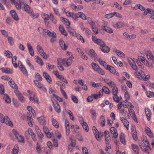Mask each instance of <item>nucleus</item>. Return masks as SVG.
<instances>
[{
  "instance_id": "nucleus-1",
  "label": "nucleus",
  "mask_w": 154,
  "mask_h": 154,
  "mask_svg": "<svg viewBox=\"0 0 154 154\" xmlns=\"http://www.w3.org/2000/svg\"><path fill=\"white\" fill-rule=\"evenodd\" d=\"M92 66L93 69L100 74L101 75H104L105 74L103 70L97 64L94 63H92Z\"/></svg>"
},
{
  "instance_id": "nucleus-2",
  "label": "nucleus",
  "mask_w": 154,
  "mask_h": 154,
  "mask_svg": "<svg viewBox=\"0 0 154 154\" xmlns=\"http://www.w3.org/2000/svg\"><path fill=\"white\" fill-rule=\"evenodd\" d=\"M93 41L95 44H97L101 47L104 45V42L102 39L97 38L96 36L93 35L92 37Z\"/></svg>"
},
{
  "instance_id": "nucleus-3",
  "label": "nucleus",
  "mask_w": 154,
  "mask_h": 154,
  "mask_svg": "<svg viewBox=\"0 0 154 154\" xmlns=\"http://www.w3.org/2000/svg\"><path fill=\"white\" fill-rule=\"evenodd\" d=\"M93 132L95 135L96 139L97 141H100L101 140L100 138H99L100 136L102 137L103 136V133L100 132L99 133L98 131L97 130L95 126L93 127Z\"/></svg>"
},
{
  "instance_id": "nucleus-4",
  "label": "nucleus",
  "mask_w": 154,
  "mask_h": 154,
  "mask_svg": "<svg viewBox=\"0 0 154 154\" xmlns=\"http://www.w3.org/2000/svg\"><path fill=\"white\" fill-rule=\"evenodd\" d=\"M12 1L11 3L13 4L14 3L15 7L16 8L18 9H20L21 8H22L23 5L24 3L22 1H17L16 2H15V1Z\"/></svg>"
},
{
  "instance_id": "nucleus-5",
  "label": "nucleus",
  "mask_w": 154,
  "mask_h": 154,
  "mask_svg": "<svg viewBox=\"0 0 154 154\" xmlns=\"http://www.w3.org/2000/svg\"><path fill=\"white\" fill-rule=\"evenodd\" d=\"M37 49L38 51L39 52L42 56V57L44 59H46L47 57L46 54L44 51L42 47L39 45H37Z\"/></svg>"
},
{
  "instance_id": "nucleus-6",
  "label": "nucleus",
  "mask_w": 154,
  "mask_h": 154,
  "mask_svg": "<svg viewBox=\"0 0 154 154\" xmlns=\"http://www.w3.org/2000/svg\"><path fill=\"white\" fill-rule=\"evenodd\" d=\"M14 92L17 97L19 100L22 102L25 101V99L22 94L17 90L14 91Z\"/></svg>"
},
{
  "instance_id": "nucleus-7",
  "label": "nucleus",
  "mask_w": 154,
  "mask_h": 154,
  "mask_svg": "<svg viewBox=\"0 0 154 154\" xmlns=\"http://www.w3.org/2000/svg\"><path fill=\"white\" fill-rule=\"evenodd\" d=\"M22 9L23 11H25L26 12L29 14L31 13L32 12V11L30 7L25 3H24Z\"/></svg>"
},
{
  "instance_id": "nucleus-8",
  "label": "nucleus",
  "mask_w": 154,
  "mask_h": 154,
  "mask_svg": "<svg viewBox=\"0 0 154 154\" xmlns=\"http://www.w3.org/2000/svg\"><path fill=\"white\" fill-rule=\"evenodd\" d=\"M52 102L54 105V109L58 113H60L61 111L60 106L56 100H52Z\"/></svg>"
},
{
  "instance_id": "nucleus-9",
  "label": "nucleus",
  "mask_w": 154,
  "mask_h": 154,
  "mask_svg": "<svg viewBox=\"0 0 154 154\" xmlns=\"http://www.w3.org/2000/svg\"><path fill=\"white\" fill-rule=\"evenodd\" d=\"M18 66L22 72L26 76L28 75V72L25 67L23 65L21 62H19L18 63Z\"/></svg>"
},
{
  "instance_id": "nucleus-10",
  "label": "nucleus",
  "mask_w": 154,
  "mask_h": 154,
  "mask_svg": "<svg viewBox=\"0 0 154 154\" xmlns=\"http://www.w3.org/2000/svg\"><path fill=\"white\" fill-rule=\"evenodd\" d=\"M26 116L29 125L30 126H32L33 121L32 118V116L30 112L27 113Z\"/></svg>"
},
{
  "instance_id": "nucleus-11",
  "label": "nucleus",
  "mask_w": 154,
  "mask_h": 154,
  "mask_svg": "<svg viewBox=\"0 0 154 154\" xmlns=\"http://www.w3.org/2000/svg\"><path fill=\"white\" fill-rule=\"evenodd\" d=\"M10 14L13 18L16 21H17L19 20L18 15L14 10H12L10 11Z\"/></svg>"
},
{
  "instance_id": "nucleus-12",
  "label": "nucleus",
  "mask_w": 154,
  "mask_h": 154,
  "mask_svg": "<svg viewBox=\"0 0 154 154\" xmlns=\"http://www.w3.org/2000/svg\"><path fill=\"white\" fill-rule=\"evenodd\" d=\"M128 62L133 69L135 70L137 69L138 68L134 60L131 59L128 60Z\"/></svg>"
},
{
  "instance_id": "nucleus-13",
  "label": "nucleus",
  "mask_w": 154,
  "mask_h": 154,
  "mask_svg": "<svg viewBox=\"0 0 154 154\" xmlns=\"http://www.w3.org/2000/svg\"><path fill=\"white\" fill-rule=\"evenodd\" d=\"M100 50L104 53H108L109 51L110 48L107 46H106L105 43L104 45L102 46L100 48Z\"/></svg>"
},
{
  "instance_id": "nucleus-14",
  "label": "nucleus",
  "mask_w": 154,
  "mask_h": 154,
  "mask_svg": "<svg viewBox=\"0 0 154 154\" xmlns=\"http://www.w3.org/2000/svg\"><path fill=\"white\" fill-rule=\"evenodd\" d=\"M45 30V33H47L49 36L52 38H55L56 37V34L54 32H52L48 29Z\"/></svg>"
},
{
  "instance_id": "nucleus-15",
  "label": "nucleus",
  "mask_w": 154,
  "mask_h": 154,
  "mask_svg": "<svg viewBox=\"0 0 154 154\" xmlns=\"http://www.w3.org/2000/svg\"><path fill=\"white\" fill-rule=\"evenodd\" d=\"M111 133L114 135L113 136V137L116 138L118 137V134L117 133L116 129L114 127H111L110 129Z\"/></svg>"
},
{
  "instance_id": "nucleus-16",
  "label": "nucleus",
  "mask_w": 154,
  "mask_h": 154,
  "mask_svg": "<svg viewBox=\"0 0 154 154\" xmlns=\"http://www.w3.org/2000/svg\"><path fill=\"white\" fill-rule=\"evenodd\" d=\"M120 120L122 121V123L127 129H128V126L129 125V123L126 119L123 117L120 118Z\"/></svg>"
},
{
  "instance_id": "nucleus-17",
  "label": "nucleus",
  "mask_w": 154,
  "mask_h": 154,
  "mask_svg": "<svg viewBox=\"0 0 154 154\" xmlns=\"http://www.w3.org/2000/svg\"><path fill=\"white\" fill-rule=\"evenodd\" d=\"M43 75L44 77L47 80V81L50 83L52 84V80L51 77L46 72H44L43 73Z\"/></svg>"
},
{
  "instance_id": "nucleus-18",
  "label": "nucleus",
  "mask_w": 154,
  "mask_h": 154,
  "mask_svg": "<svg viewBox=\"0 0 154 154\" xmlns=\"http://www.w3.org/2000/svg\"><path fill=\"white\" fill-rule=\"evenodd\" d=\"M59 44L61 47L64 50H65L68 47L65 44L64 41L62 39H60L59 40Z\"/></svg>"
},
{
  "instance_id": "nucleus-19",
  "label": "nucleus",
  "mask_w": 154,
  "mask_h": 154,
  "mask_svg": "<svg viewBox=\"0 0 154 154\" xmlns=\"http://www.w3.org/2000/svg\"><path fill=\"white\" fill-rule=\"evenodd\" d=\"M114 27L117 29L120 28L125 26V24L123 22H118L113 25Z\"/></svg>"
},
{
  "instance_id": "nucleus-20",
  "label": "nucleus",
  "mask_w": 154,
  "mask_h": 154,
  "mask_svg": "<svg viewBox=\"0 0 154 154\" xmlns=\"http://www.w3.org/2000/svg\"><path fill=\"white\" fill-rule=\"evenodd\" d=\"M133 130L132 131V134L133 139L135 140H137L138 139V137H137V132L136 131V129L135 127H134L132 128Z\"/></svg>"
},
{
  "instance_id": "nucleus-21",
  "label": "nucleus",
  "mask_w": 154,
  "mask_h": 154,
  "mask_svg": "<svg viewBox=\"0 0 154 154\" xmlns=\"http://www.w3.org/2000/svg\"><path fill=\"white\" fill-rule=\"evenodd\" d=\"M27 45L30 54L32 56H33L34 55V50L32 46L28 43H27Z\"/></svg>"
},
{
  "instance_id": "nucleus-22",
  "label": "nucleus",
  "mask_w": 154,
  "mask_h": 154,
  "mask_svg": "<svg viewBox=\"0 0 154 154\" xmlns=\"http://www.w3.org/2000/svg\"><path fill=\"white\" fill-rule=\"evenodd\" d=\"M101 28L103 30H105L107 32L112 33L113 32L112 29L107 26H101Z\"/></svg>"
},
{
  "instance_id": "nucleus-23",
  "label": "nucleus",
  "mask_w": 154,
  "mask_h": 154,
  "mask_svg": "<svg viewBox=\"0 0 154 154\" xmlns=\"http://www.w3.org/2000/svg\"><path fill=\"white\" fill-rule=\"evenodd\" d=\"M145 112L146 116L147 117V119L149 121L150 119V117L151 116V111L149 109L146 108L145 109Z\"/></svg>"
},
{
  "instance_id": "nucleus-24",
  "label": "nucleus",
  "mask_w": 154,
  "mask_h": 154,
  "mask_svg": "<svg viewBox=\"0 0 154 154\" xmlns=\"http://www.w3.org/2000/svg\"><path fill=\"white\" fill-rule=\"evenodd\" d=\"M66 60V59L64 58L63 59H62L61 58H58L57 59V66L58 67V66H59L60 65H61L60 63V62H61L62 64L63 65H65V62Z\"/></svg>"
},
{
  "instance_id": "nucleus-25",
  "label": "nucleus",
  "mask_w": 154,
  "mask_h": 154,
  "mask_svg": "<svg viewBox=\"0 0 154 154\" xmlns=\"http://www.w3.org/2000/svg\"><path fill=\"white\" fill-rule=\"evenodd\" d=\"M100 124L101 126L103 127L105 124V119L103 116H101L100 118Z\"/></svg>"
},
{
  "instance_id": "nucleus-26",
  "label": "nucleus",
  "mask_w": 154,
  "mask_h": 154,
  "mask_svg": "<svg viewBox=\"0 0 154 154\" xmlns=\"http://www.w3.org/2000/svg\"><path fill=\"white\" fill-rule=\"evenodd\" d=\"M88 54L91 57H95L96 56H97L94 51L93 49H90Z\"/></svg>"
},
{
  "instance_id": "nucleus-27",
  "label": "nucleus",
  "mask_w": 154,
  "mask_h": 154,
  "mask_svg": "<svg viewBox=\"0 0 154 154\" xmlns=\"http://www.w3.org/2000/svg\"><path fill=\"white\" fill-rule=\"evenodd\" d=\"M72 57H69L67 59H66V60L65 62V65L68 66H70L72 63Z\"/></svg>"
},
{
  "instance_id": "nucleus-28",
  "label": "nucleus",
  "mask_w": 154,
  "mask_h": 154,
  "mask_svg": "<svg viewBox=\"0 0 154 154\" xmlns=\"http://www.w3.org/2000/svg\"><path fill=\"white\" fill-rule=\"evenodd\" d=\"M18 145L17 144L15 145L12 151V154H17L18 152Z\"/></svg>"
},
{
  "instance_id": "nucleus-29",
  "label": "nucleus",
  "mask_w": 154,
  "mask_h": 154,
  "mask_svg": "<svg viewBox=\"0 0 154 154\" xmlns=\"http://www.w3.org/2000/svg\"><path fill=\"white\" fill-rule=\"evenodd\" d=\"M131 8L133 10H136L137 9H139L141 11H144L145 9L142 5L139 4L136 5L134 7H132Z\"/></svg>"
},
{
  "instance_id": "nucleus-30",
  "label": "nucleus",
  "mask_w": 154,
  "mask_h": 154,
  "mask_svg": "<svg viewBox=\"0 0 154 154\" xmlns=\"http://www.w3.org/2000/svg\"><path fill=\"white\" fill-rule=\"evenodd\" d=\"M132 148L134 152L137 154L139 153V149L137 146L134 144H132Z\"/></svg>"
},
{
  "instance_id": "nucleus-31",
  "label": "nucleus",
  "mask_w": 154,
  "mask_h": 154,
  "mask_svg": "<svg viewBox=\"0 0 154 154\" xmlns=\"http://www.w3.org/2000/svg\"><path fill=\"white\" fill-rule=\"evenodd\" d=\"M142 142V141H141V142H139V145L141 149L145 152H146L148 153H149V151L147 150V149H146V148H145V147L144 146Z\"/></svg>"
},
{
  "instance_id": "nucleus-32",
  "label": "nucleus",
  "mask_w": 154,
  "mask_h": 154,
  "mask_svg": "<svg viewBox=\"0 0 154 154\" xmlns=\"http://www.w3.org/2000/svg\"><path fill=\"white\" fill-rule=\"evenodd\" d=\"M120 138L121 141L124 144H126L125 139V138L124 134L123 133H121L120 136Z\"/></svg>"
},
{
  "instance_id": "nucleus-33",
  "label": "nucleus",
  "mask_w": 154,
  "mask_h": 154,
  "mask_svg": "<svg viewBox=\"0 0 154 154\" xmlns=\"http://www.w3.org/2000/svg\"><path fill=\"white\" fill-rule=\"evenodd\" d=\"M39 123L41 125H44L45 124V120L44 117L43 116L38 118Z\"/></svg>"
},
{
  "instance_id": "nucleus-34",
  "label": "nucleus",
  "mask_w": 154,
  "mask_h": 154,
  "mask_svg": "<svg viewBox=\"0 0 154 154\" xmlns=\"http://www.w3.org/2000/svg\"><path fill=\"white\" fill-rule=\"evenodd\" d=\"M114 52L116 53L117 55L121 57H125V54L119 50H118L116 49V51H114Z\"/></svg>"
},
{
  "instance_id": "nucleus-35",
  "label": "nucleus",
  "mask_w": 154,
  "mask_h": 154,
  "mask_svg": "<svg viewBox=\"0 0 154 154\" xmlns=\"http://www.w3.org/2000/svg\"><path fill=\"white\" fill-rule=\"evenodd\" d=\"M78 15H79V17H80L83 20H86L87 19L86 16L82 12H78Z\"/></svg>"
},
{
  "instance_id": "nucleus-36",
  "label": "nucleus",
  "mask_w": 154,
  "mask_h": 154,
  "mask_svg": "<svg viewBox=\"0 0 154 154\" xmlns=\"http://www.w3.org/2000/svg\"><path fill=\"white\" fill-rule=\"evenodd\" d=\"M35 60L36 62L39 64L40 65L42 66L43 64V63L42 59L38 56H36V58H35Z\"/></svg>"
},
{
  "instance_id": "nucleus-37",
  "label": "nucleus",
  "mask_w": 154,
  "mask_h": 154,
  "mask_svg": "<svg viewBox=\"0 0 154 154\" xmlns=\"http://www.w3.org/2000/svg\"><path fill=\"white\" fill-rule=\"evenodd\" d=\"M102 91L103 92H104L105 94H108L110 92L109 89L106 86L103 87L102 89Z\"/></svg>"
},
{
  "instance_id": "nucleus-38",
  "label": "nucleus",
  "mask_w": 154,
  "mask_h": 154,
  "mask_svg": "<svg viewBox=\"0 0 154 154\" xmlns=\"http://www.w3.org/2000/svg\"><path fill=\"white\" fill-rule=\"evenodd\" d=\"M10 86L14 89H17L18 87L15 82L12 81V82L10 80Z\"/></svg>"
},
{
  "instance_id": "nucleus-39",
  "label": "nucleus",
  "mask_w": 154,
  "mask_h": 154,
  "mask_svg": "<svg viewBox=\"0 0 154 154\" xmlns=\"http://www.w3.org/2000/svg\"><path fill=\"white\" fill-rule=\"evenodd\" d=\"M35 133L32 130L31 128H29L28 131H26L25 132V135H26L27 134H29L31 136L33 135Z\"/></svg>"
},
{
  "instance_id": "nucleus-40",
  "label": "nucleus",
  "mask_w": 154,
  "mask_h": 154,
  "mask_svg": "<svg viewBox=\"0 0 154 154\" xmlns=\"http://www.w3.org/2000/svg\"><path fill=\"white\" fill-rule=\"evenodd\" d=\"M82 125L83 128L85 130V131L87 132H88L89 130L88 127V124L86 122H83Z\"/></svg>"
},
{
  "instance_id": "nucleus-41",
  "label": "nucleus",
  "mask_w": 154,
  "mask_h": 154,
  "mask_svg": "<svg viewBox=\"0 0 154 154\" xmlns=\"http://www.w3.org/2000/svg\"><path fill=\"white\" fill-rule=\"evenodd\" d=\"M146 94L147 96L149 97H154V93L153 92L150 91H146Z\"/></svg>"
},
{
  "instance_id": "nucleus-42",
  "label": "nucleus",
  "mask_w": 154,
  "mask_h": 154,
  "mask_svg": "<svg viewBox=\"0 0 154 154\" xmlns=\"http://www.w3.org/2000/svg\"><path fill=\"white\" fill-rule=\"evenodd\" d=\"M3 99L5 101L6 103H9V102L10 101V97L8 94H4Z\"/></svg>"
},
{
  "instance_id": "nucleus-43",
  "label": "nucleus",
  "mask_w": 154,
  "mask_h": 154,
  "mask_svg": "<svg viewBox=\"0 0 154 154\" xmlns=\"http://www.w3.org/2000/svg\"><path fill=\"white\" fill-rule=\"evenodd\" d=\"M35 79L38 81H42V78L41 75L38 73L35 74Z\"/></svg>"
},
{
  "instance_id": "nucleus-44",
  "label": "nucleus",
  "mask_w": 154,
  "mask_h": 154,
  "mask_svg": "<svg viewBox=\"0 0 154 154\" xmlns=\"http://www.w3.org/2000/svg\"><path fill=\"white\" fill-rule=\"evenodd\" d=\"M2 71L6 73H10V69L8 68H1Z\"/></svg>"
},
{
  "instance_id": "nucleus-45",
  "label": "nucleus",
  "mask_w": 154,
  "mask_h": 154,
  "mask_svg": "<svg viewBox=\"0 0 154 154\" xmlns=\"http://www.w3.org/2000/svg\"><path fill=\"white\" fill-rule=\"evenodd\" d=\"M117 94H116V93L114 94L113 96V100L115 101L118 103L119 101V98L117 96Z\"/></svg>"
},
{
  "instance_id": "nucleus-46",
  "label": "nucleus",
  "mask_w": 154,
  "mask_h": 154,
  "mask_svg": "<svg viewBox=\"0 0 154 154\" xmlns=\"http://www.w3.org/2000/svg\"><path fill=\"white\" fill-rule=\"evenodd\" d=\"M13 103L14 106L16 107H18L20 103L17 99L13 98Z\"/></svg>"
},
{
  "instance_id": "nucleus-47",
  "label": "nucleus",
  "mask_w": 154,
  "mask_h": 154,
  "mask_svg": "<svg viewBox=\"0 0 154 154\" xmlns=\"http://www.w3.org/2000/svg\"><path fill=\"white\" fill-rule=\"evenodd\" d=\"M17 139L19 142L21 143H24V138L21 135H19L18 136V138Z\"/></svg>"
},
{
  "instance_id": "nucleus-48",
  "label": "nucleus",
  "mask_w": 154,
  "mask_h": 154,
  "mask_svg": "<svg viewBox=\"0 0 154 154\" xmlns=\"http://www.w3.org/2000/svg\"><path fill=\"white\" fill-rule=\"evenodd\" d=\"M107 69L109 70L111 73L113 74H114L116 71L114 68L110 66Z\"/></svg>"
},
{
  "instance_id": "nucleus-49",
  "label": "nucleus",
  "mask_w": 154,
  "mask_h": 154,
  "mask_svg": "<svg viewBox=\"0 0 154 154\" xmlns=\"http://www.w3.org/2000/svg\"><path fill=\"white\" fill-rule=\"evenodd\" d=\"M52 123L53 125L56 128H58L59 127V125L58 124L57 122L55 119H53L52 121Z\"/></svg>"
},
{
  "instance_id": "nucleus-50",
  "label": "nucleus",
  "mask_w": 154,
  "mask_h": 154,
  "mask_svg": "<svg viewBox=\"0 0 154 154\" xmlns=\"http://www.w3.org/2000/svg\"><path fill=\"white\" fill-rule=\"evenodd\" d=\"M115 16V14L113 13H110L107 14H106L105 15V18L109 19Z\"/></svg>"
},
{
  "instance_id": "nucleus-51",
  "label": "nucleus",
  "mask_w": 154,
  "mask_h": 154,
  "mask_svg": "<svg viewBox=\"0 0 154 154\" xmlns=\"http://www.w3.org/2000/svg\"><path fill=\"white\" fill-rule=\"evenodd\" d=\"M72 17L74 20L76 21L77 20L78 18L79 17V15H78V13L76 14H73L72 15Z\"/></svg>"
},
{
  "instance_id": "nucleus-52",
  "label": "nucleus",
  "mask_w": 154,
  "mask_h": 154,
  "mask_svg": "<svg viewBox=\"0 0 154 154\" xmlns=\"http://www.w3.org/2000/svg\"><path fill=\"white\" fill-rule=\"evenodd\" d=\"M88 22L89 23L92 29H94V27H96L94 22L92 20H90V21L88 20Z\"/></svg>"
},
{
  "instance_id": "nucleus-53",
  "label": "nucleus",
  "mask_w": 154,
  "mask_h": 154,
  "mask_svg": "<svg viewBox=\"0 0 154 154\" xmlns=\"http://www.w3.org/2000/svg\"><path fill=\"white\" fill-rule=\"evenodd\" d=\"M76 136L78 138V140L80 141H82L83 140L82 136L80 133L79 132H77L76 134Z\"/></svg>"
},
{
  "instance_id": "nucleus-54",
  "label": "nucleus",
  "mask_w": 154,
  "mask_h": 154,
  "mask_svg": "<svg viewBox=\"0 0 154 154\" xmlns=\"http://www.w3.org/2000/svg\"><path fill=\"white\" fill-rule=\"evenodd\" d=\"M68 114L70 116L71 120H73L74 119V117L72 114V112L70 110H68L67 112Z\"/></svg>"
},
{
  "instance_id": "nucleus-55",
  "label": "nucleus",
  "mask_w": 154,
  "mask_h": 154,
  "mask_svg": "<svg viewBox=\"0 0 154 154\" xmlns=\"http://www.w3.org/2000/svg\"><path fill=\"white\" fill-rule=\"evenodd\" d=\"M46 66H48V69L49 70L54 69V66L53 65H51L49 63H48L46 64Z\"/></svg>"
},
{
  "instance_id": "nucleus-56",
  "label": "nucleus",
  "mask_w": 154,
  "mask_h": 154,
  "mask_svg": "<svg viewBox=\"0 0 154 154\" xmlns=\"http://www.w3.org/2000/svg\"><path fill=\"white\" fill-rule=\"evenodd\" d=\"M27 62L29 66L31 68V69L34 70V68L33 66L31 63L30 60L28 59H27Z\"/></svg>"
},
{
  "instance_id": "nucleus-57",
  "label": "nucleus",
  "mask_w": 154,
  "mask_h": 154,
  "mask_svg": "<svg viewBox=\"0 0 154 154\" xmlns=\"http://www.w3.org/2000/svg\"><path fill=\"white\" fill-rule=\"evenodd\" d=\"M144 144L145 146L144 147H145V148H146V149H147V150L148 149H150V144L148 140L146 141V142H145V143H144Z\"/></svg>"
},
{
  "instance_id": "nucleus-58",
  "label": "nucleus",
  "mask_w": 154,
  "mask_h": 154,
  "mask_svg": "<svg viewBox=\"0 0 154 154\" xmlns=\"http://www.w3.org/2000/svg\"><path fill=\"white\" fill-rule=\"evenodd\" d=\"M69 32L71 35L74 36L75 35V33L74 30L72 29H69Z\"/></svg>"
},
{
  "instance_id": "nucleus-59",
  "label": "nucleus",
  "mask_w": 154,
  "mask_h": 154,
  "mask_svg": "<svg viewBox=\"0 0 154 154\" xmlns=\"http://www.w3.org/2000/svg\"><path fill=\"white\" fill-rule=\"evenodd\" d=\"M72 99L74 103H77L78 102V100L76 96L72 95L71 96Z\"/></svg>"
},
{
  "instance_id": "nucleus-60",
  "label": "nucleus",
  "mask_w": 154,
  "mask_h": 154,
  "mask_svg": "<svg viewBox=\"0 0 154 154\" xmlns=\"http://www.w3.org/2000/svg\"><path fill=\"white\" fill-rule=\"evenodd\" d=\"M70 139L71 141V144L70 145L72 147H75V140L71 137Z\"/></svg>"
},
{
  "instance_id": "nucleus-61",
  "label": "nucleus",
  "mask_w": 154,
  "mask_h": 154,
  "mask_svg": "<svg viewBox=\"0 0 154 154\" xmlns=\"http://www.w3.org/2000/svg\"><path fill=\"white\" fill-rule=\"evenodd\" d=\"M82 152L84 154H89L88 152L87 148L85 147H83L82 148Z\"/></svg>"
},
{
  "instance_id": "nucleus-62",
  "label": "nucleus",
  "mask_w": 154,
  "mask_h": 154,
  "mask_svg": "<svg viewBox=\"0 0 154 154\" xmlns=\"http://www.w3.org/2000/svg\"><path fill=\"white\" fill-rule=\"evenodd\" d=\"M12 132L13 134L15 135L17 139L18 138V136L19 135V133L15 129H13L12 130Z\"/></svg>"
},
{
  "instance_id": "nucleus-63",
  "label": "nucleus",
  "mask_w": 154,
  "mask_h": 154,
  "mask_svg": "<svg viewBox=\"0 0 154 154\" xmlns=\"http://www.w3.org/2000/svg\"><path fill=\"white\" fill-rule=\"evenodd\" d=\"M125 97L126 99L125 101H128V100L130 99V96L128 92L126 91L125 94Z\"/></svg>"
},
{
  "instance_id": "nucleus-64",
  "label": "nucleus",
  "mask_w": 154,
  "mask_h": 154,
  "mask_svg": "<svg viewBox=\"0 0 154 154\" xmlns=\"http://www.w3.org/2000/svg\"><path fill=\"white\" fill-rule=\"evenodd\" d=\"M4 122L7 125H10V119L7 116H5V119Z\"/></svg>"
}]
</instances>
